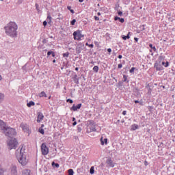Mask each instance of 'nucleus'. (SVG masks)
I'll list each match as a JSON object with an SVG mask.
<instances>
[{
	"label": "nucleus",
	"mask_w": 175,
	"mask_h": 175,
	"mask_svg": "<svg viewBox=\"0 0 175 175\" xmlns=\"http://www.w3.org/2000/svg\"><path fill=\"white\" fill-rule=\"evenodd\" d=\"M51 19H52L51 16L50 15H48L46 21L49 24L51 23Z\"/></svg>",
	"instance_id": "obj_19"
},
{
	"label": "nucleus",
	"mask_w": 175,
	"mask_h": 175,
	"mask_svg": "<svg viewBox=\"0 0 175 175\" xmlns=\"http://www.w3.org/2000/svg\"><path fill=\"white\" fill-rule=\"evenodd\" d=\"M52 53H53V51H49V52L47 53L48 57L50 56Z\"/></svg>",
	"instance_id": "obj_37"
},
{
	"label": "nucleus",
	"mask_w": 175,
	"mask_h": 175,
	"mask_svg": "<svg viewBox=\"0 0 175 175\" xmlns=\"http://www.w3.org/2000/svg\"><path fill=\"white\" fill-rule=\"evenodd\" d=\"M53 63H55V62H56V60H55V59H54V60L53 61Z\"/></svg>",
	"instance_id": "obj_61"
},
{
	"label": "nucleus",
	"mask_w": 175,
	"mask_h": 175,
	"mask_svg": "<svg viewBox=\"0 0 175 175\" xmlns=\"http://www.w3.org/2000/svg\"><path fill=\"white\" fill-rule=\"evenodd\" d=\"M75 70H76L77 71H78V70H79V68L77 67V68H75Z\"/></svg>",
	"instance_id": "obj_59"
},
{
	"label": "nucleus",
	"mask_w": 175,
	"mask_h": 175,
	"mask_svg": "<svg viewBox=\"0 0 175 175\" xmlns=\"http://www.w3.org/2000/svg\"><path fill=\"white\" fill-rule=\"evenodd\" d=\"M107 165H108V167H115V164H114L113 160L111 159V158H108V159H107Z\"/></svg>",
	"instance_id": "obj_9"
},
{
	"label": "nucleus",
	"mask_w": 175,
	"mask_h": 175,
	"mask_svg": "<svg viewBox=\"0 0 175 175\" xmlns=\"http://www.w3.org/2000/svg\"><path fill=\"white\" fill-rule=\"evenodd\" d=\"M44 115L41 112L38 113L37 122L40 123L43 120Z\"/></svg>",
	"instance_id": "obj_10"
},
{
	"label": "nucleus",
	"mask_w": 175,
	"mask_h": 175,
	"mask_svg": "<svg viewBox=\"0 0 175 175\" xmlns=\"http://www.w3.org/2000/svg\"><path fill=\"white\" fill-rule=\"evenodd\" d=\"M82 106V104H78L77 106H75V105L72 107L71 110H73V111H77V110H78V109H81Z\"/></svg>",
	"instance_id": "obj_12"
},
{
	"label": "nucleus",
	"mask_w": 175,
	"mask_h": 175,
	"mask_svg": "<svg viewBox=\"0 0 175 175\" xmlns=\"http://www.w3.org/2000/svg\"><path fill=\"white\" fill-rule=\"evenodd\" d=\"M68 10H71V6H68Z\"/></svg>",
	"instance_id": "obj_53"
},
{
	"label": "nucleus",
	"mask_w": 175,
	"mask_h": 175,
	"mask_svg": "<svg viewBox=\"0 0 175 175\" xmlns=\"http://www.w3.org/2000/svg\"><path fill=\"white\" fill-rule=\"evenodd\" d=\"M68 175H74V170L72 169L68 170Z\"/></svg>",
	"instance_id": "obj_23"
},
{
	"label": "nucleus",
	"mask_w": 175,
	"mask_h": 175,
	"mask_svg": "<svg viewBox=\"0 0 175 175\" xmlns=\"http://www.w3.org/2000/svg\"><path fill=\"white\" fill-rule=\"evenodd\" d=\"M68 56H69V53L68 52L63 54L64 57H68Z\"/></svg>",
	"instance_id": "obj_31"
},
{
	"label": "nucleus",
	"mask_w": 175,
	"mask_h": 175,
	"mask_svg": "<svg viewBox=\"0 0 175 175\" xmlns=\"http://www.w3.org/2000/svg\"><path fill=\"white\" fill-rule=\"evenodd\" d=\"M94 44H96V46H97V47H98L99 46V45H100V43L98 42H94Z\"/></svg>",
	"instance_id": "obj_35"
},
{
	"label": "nucleus",
	"mask_w": 175,
	"mask_h": 175,
	"mask_svg": "<svg viewBox=\"0 0 175 175\" xmlns=\"http://www.w3.org/2000/svg\"><path fill=\"white\" fill-rule=\"evenodd\" d=\"M107 51H108V53H111L112 50L111 49H108Z\"/></svg>",
	"instance_id": "obj_46"
},
{
	"label": "nucleus",
	"mask_w": 175,
	"mask_h": 175,
	"mask_svg": "<svg viewBox=\"0 0 175 175\" xmlns=\"http://www.w3.org/2000/svg\"><path fill=\"white\" fill-rule=\"evenodd\" d=\"M27 107H31V106H35V103L33 101H30L27 104Z\"/></svg>",
	"instance_id": "obj_18"
},
{
	"label": "nucleus",
	"mask_w": 175,
	"mask_h": 175,
	"mask_svg": "<svg viewBox=\"0 0 175 175\" xmlns=\"http://www.w3.org/2000/svg\"><path fill=\"white\" fill-rule=\"evenodd\" d=\"M46 25H47V22H46V21H43V25H44V27H46Z\"/></svg>",
	"instance_id": "obj_41"
},
{
	"label": "nucleus",
	"mask_w": 175,
	"mask_h": 175,
	"mask_svg": "<svg viewBox=\"0 0 175 175\" xmlns=\"http://www.w3.org/2000/svg\"><path fill=\"white\" fill-rule=\"evenodd\" d=\"M134 40H135V42H138L139 38H134Z\"/></svg>",
	"instance_id": "obj_43"
},
{
	"label": "nucleus",
	"mask_w": 175,
	"mask_h": 175,
	"mask_svg": "<svg viewBox=\"0 0 175 175\" xmlns=\"http://www.w3.org/2000/svg\"><path fill=\"white\" fill-rule=\"evenodd\" d=\"M94 20H96V21H98L100 19L98 16H94Z\"/></svg>",
	"instance_id": "obj_38"
},
{
	"label": "nucleus",
	"mask_w": 175,
	"mask_h": 175,
	"mask_svg": "<svg viewBox=\"0 0 175 175\" xmlns=\"http://www.w3.org/2000/svg\"><path fill=\"white\" fill-rule=\"evenodd\" d=\"M30 171L29 170H25L23 171L22 175H30Z\"/></svg>",
	"instance_id": "obj_16"
},
{
	"label": "nucleus",
	"mask_w": 175,
	"mask_h": 175,
	"mask_svg": "<svg viewBox=\"0 0 175 175\" xmlns=\"http://www.w3.org/2000/svg\"><path fill=\"white\" fill-rule=\"evenodd\" d=\"M118 57L119 59H122V55H118Z\"/></svg>",
	"instance_id": "obj_49"
},
{
	"label": "nucleus",
	"mask_w": 175,
	"mask_h": 175,
	"mask_svg": "<svg viewBox=\"0 0 175 175\" xmlns=\"http://www.w3.org/2000/svg\"><path fill=\"white\" fill-rule=\"evenodd\" d=\"M85 45L88 46H90V44L88 43H86Z\"/></svg>",
	"instance_id": "obj_60"
},
{
	"label": "nucleus",
	"mask_w": 175,
	"mask_h": 175,
	"mask_svg": "<svg viewBox=\"0 0 175 175\" xmlns=\"http://www.w3.org/2000/svg\"><path fill=\"white\" fill-rule=\"evenodd\" d=\"M154 67L156 68L157 71H160L163 70V66L161 65V63L159 62H157L154 64Z\"/></svg>",
	"instance_id": "obj_8"
},
{
	"label": "nucleus",
	"mask_w": 175,
	"mask_h": 175,
	"mask_svg": "<svg viewBox=\"0 0 175 175\" xmlns=\"http://www.w3.org/2000/svg\"><path fill=\"white\" fill-rule=\"evenodd\" d=\"M40 97H46V94L44 92H42L40 95H39Z\"/></svg>",
	"instance_id": "obj_22"
},
{
	"label": "nucleus",
	"mask_w": 175,
	"mask_h": 175,
	"mask_svg": "<svg viewBox=\"0 0 175 175\" xmlns=\"http://www.w3.org/2000/svg\"><path fill=\"white\" fill-rule=\"evenodd\" d=\"M76 51L78 54H79L81 52V48L80 47H77L76 49Z\"/></svg>",
	"instance_id": "obj_28"
},
{
	"label": "nucleus",
	"mask_w": 175,
	"mask_h": 175,
	"mask_svg": "<svg viewBox=\"0 0 175 175\" xmlns=\"http://www.w3.org/2000/svg\"><path fill=\"white\" fill-rule=\"evenodd\" d=\"M90 174H94V167L92 166L90 168Z\"/></svg>",
	"instance_id": "obj_26"
},
{
	"label": "nucleus",
	"mask_w": 175,
	"mask_h": 175,
	"mask_svg": "<svg viewBox=\"0 0 175 175\" xmlns=\"http://www.w3.org/2000/svg\"><path fill=\"white\" fill-rule=\"evenodd\" d=\"M21 128L25 133H29V126L27 124L25 123H21Z\"/></svg>",
	"instance_id": "obj_7"
},
{
	"label": "nucleus",
	"mask_w": 175,
	"mask_h": 175,
	"mask_svg": "<svg viewBox=\"0 0 175 175\" xmlns=\"http://www.w3.org/2000/svg\"><path fill=\"white\" fill-rule=\"evenodd\" d=\"M16 156L18 159V162L23 165L25 166L27 164L28 160L23 155V152H22V148H18L16 150Z\"/></svg>",
	"instance_id": "obj_3"
},
{
	"label": "nucleus",
	"mask_w": 175,
	"mask_h": 175,
	"mask_svg": "<svg viewBox=\"0 0 175 175\" xmlns=\"http://www.w3.org/2000/svg\"><path fill=\"white\" fill-rule=\"evenodd\" d=\"M146 164H147V161H145Z\"/></svg>",
	"instance_id": "obj_64"
},
{
	"label": "nucleus",
	"mask_w": 175,
	"mask_h": 175,
	"mask_svg": "<svg viewBox=\"0 0 175 175\" xmlns=\"http://www.w3.org/2000/svg\"><path fill=\"white\" fill-rule=\"evenodd\" d=\"M118 16H122V11H118Z\"/></svg>",
	"instance_id": "obj_39"
},
{
	"label": "nucleus",
	"mask_w": 175,
	"mask_h": 175,
	"mask_svg": "<svg viewBox=\"0 0 175 175\" xmlns=\"http://www.w3.org/2000/svg\"><path fill=\"white\" fill-rule=\"evenodd\" d=\"M100 15H101L100 12H97V16H100Z\"/></svg>",
	"instance_id": "obj_56"
},
{
	"label": "nucleus",
	"mask_w": 175,
	"mask_h": 175,
	"mask_svg": "<svg viewBox=\"0 0 175 175\" xmlns=\"http://www.w3.org/2000/svg\"><path fill=\"white\" fill-rule=\"evenodd\" d=\"M75 118H73V122H75Z\"/></svg>",
	"instance_id": "obj_62"
},
{
	"label": "nucleus",
	"mask_w": 175,
	"mask_h": 175,
	"mask_svg": "<svg viewBox=\"0 0 175 175\" xmlns=\"http://www.w3.org/2000/svg\"><path fill=\"white\" fill-rule=\"evenodd\" d=\"M11 174L12 175H17V167L16 165H12L11 167Z\"/></svg>",
	"instance_id": "obj_11"
},
{
	"label": "nucleus",
	"mask_w": 175,
	"mask_h": 175,
	"mask_svg": "<svg viewBox=\"0 0 175 175\" xmlns=\"http://www.w3.org/2000/svg\"><path fill=\"white\" fill-rule=\"evenodd\" d=\"M4 29L5 30V33L7 36L11 38L17 37V29H18V26L16 22H9L6 26H5Z\"/></svg>",
	"instance_id": "obj_1"
},
{
	"label": "nucleus",
	"mask_w": 175,
	"mask_h": 175,
	"mask_svg": "<svg viewBox=\"0 0 175 175\" xmlns=\"http://www.w3.org/2000/svg\"><path fill=\"white\" fill-rule=\"evenodd\" d=\"M52 56L54 57L55 56V53H53V52H52Z\"/></svg>",
	"instance_id": "obj_51"
},
{
	"label": "nucleus",
	"mask_w": 175,
	"mask_h": 175,
	"mask_svg": "<svg viewBox=\"0 0 175 175\" xmlns=\"http://www.w3.org/2000/svg\"><path fill=\"white\" fill-rule=\"evenodd\" d=\"M70 12H71L72 14H74V13H75L74 10L71 9V10H70Z\"/></svg>",
	"instance_id": "obj_48"
},
{
	"label": "nucleus",
	"mask_w": 175,
	"mask_h": 175,
	"mask_svg": "<svg viewBox=\"0 0 175 175\" xmlns=\"http://www.w3.org/2000/svg\"><path fill=\"white\" fill-rule=\"evenodd\" d=\"M134 103H139V100H135Z\"/></svg>",
	"instance_id": "obj_52"
},
{
	"label": "nucleus",
	"mask_w": 175,
	"mask_h": 175,
	"mask_svg": "<svg viewBox=\"0 0 175 175\" xmlns=\"http://www.w3.org/2000/svg\"><path fill=\"white\" fill-rule=\"evenodd\" d=\"M139 129V126L136 124L131 125V131H136Z\"/></svg>",
	"instance_id": "obj_15"
},
{
	"label": "nucleus",
	"mask_w": 175,
	"mask_h": 175,
	"mask_svg": "<svg viewBox=\"0 0 175 175\" xmlns=\"http://www.w3.org/2000/svg\"><path fill=\"white\" fill-rule=\"evenodd\" d=\"M3 79V77L1 75H0V81H1Z\"/></svg>",
	"instance_id": "obj_57"
},
{
	"label": "nucleus",
	"mask_w": 175,
	"mask_h": 175,
	"mask_svg": "<svg viewBox=\"0 0 175 175\" xmlns=\"http://www.w3.org/2000/svg\"><path fill=\"white\" fill-rule=\"evenodd\" d=\"M36 9L38 10V11H39L38 5L37 3L36 4Z\"/></svg>",
	"instance_id": "obj_50"
},
{
	"label": "nucleus",
	"mask_w": 175,
	"mask_h": 175,
	"mask_svg": "<svg viewBox=\"0 0 175 175\" xmlns=\"http://www.w3.org/2000/svg\"><path fill=\"white\" fill-rule=\"evenodd\" d=\"M7 145L8 149L10 150L16 149L18 146V142H17V139H16V138H12V139L8 142Z\"/></svg>",
	"instance_id": "obj_4"
},
{
	"label": "nucleus",
	"mask_w": 175,
	"mask_h": 175,
	"mask_svg": "<svg viewBox=\"0 0 175 175\" xmlns=\"http://www.w3.org/2000/svg\"><path fill=\"white\" fill-rule=\"evenodd\" d=\"M135 69L136 68L135 67H132L131 69L129 70V72L134 73Z\"/></svg>",
	"instance_id": "obj_29"
},
{
	"label": "nucleus",
	"mask_w": 175,
	"mask_h": 175,
	"mask_svg": "<svg viewBox=\"0 0 175 175\" xmlns=\"http://www.w3.org/2000/svg\"><path fill=\"white\" fill-rule=\"evenodd\" d=\"M4 98H5V94L0 93V103H2Z\"/></svg>",
	"instance_id": "obj_17"
},
{
	"label": "nucleus",
	"mask_w": 175,
	"mask_h": 175,
	"mask_svg": "<svg viewBox=\"0 0 175 175\" xmlns=\"http://www.w3.org/2000/svg\"><path fill=\"white\" fill-rule=\"evenodd\" d=\"M3 172H5V170H3V169L0 168V175H3Z\"/></svg>",
	"instance_id": "obj_33"
},
{
	"label": "nucleus",
	"mask_w": 175,
	"mask_h": 175,
	"mask_svg": "<svg viewBox=\"0 0 175 175\" xmlns=\"http://www.w3.org/2000/svg\"><path fill=\"white\" fill-rule=\"evenodd\" d=\"M76 23V19H73V21H71L70 24L71 25H75Z\"/></svg>",
	"instance_id": "obj_32"
},
{
	"label": "nucleus",
	"mask_w": 175,
	"mask_h": 175,
	"mask_svg": "<svg viewBox=\"0 0 175 175\" xmlns=\"http://www.w3.org/2000/svg\"><path fill=\"white\" fill-rule=\"evenodd\" d=\"M52 166H55L56 168H59V163H55L54 161L52 162Z\"/></svg>",
	"instance_id": "obj_21"
},
{
	"label": "nucleus",
	"mask_w": 175,
	"mask_h": 175,
	"mask_svg": "<svg viewBox=\"0 0 175 175\" xmlns=\"http://www.w3.org/2000/svg\"><path fill=\"white\" fill-rule=\"evenodd\" d=\"M79 1L80 3H82V2H83V0H79Z\"/></svg>",
	"instance_id": "obj_58"
},
{
	"label": "nucleus",
	"mask_w": 175,
	"mask_h": 175,
	"mask_svg": "<svg viewBox=\"0 0 175 175\" xmlns=\"http://www.w3.org/2000/svg\"><path fill=\"white\" fill-rule=\"evenodd\" d=\"M44 127V125L42 124L40 129H43Z\"/></svg>",
	"instance_id": "obj_55"
},
{
	"label": "nucleus",
	"mask_w": 175,
	"mask_h": 175,
	"mask_svg": "<svg viewBox=\"0 0 175 175\" xmlns=\"http://www.w3.org/2000/svg\"><path fill=\"white\" fill-rule=\"evenodd\" d=\"M100 142H101V146L107 145L108 139L105 138L103 139V137H101V139H100Z\"/></svg>",
	"instance_id": "obj_13"
},
{
	"label": "nucleus",
	"mask_w": 175,
	"mask_h": 175,
	"mask_svg": "<svg viewBox=\"0 0 175 175\" xmlns=\"http://www.w3.org/2000/svg\"><path fill=\"white\" fill-rule=\"evenodd\" d=\"M118 21H119L121 23H124V18H118Z\"/></svg>",
	"instance_id": "obj_30"
},
{
	"label": "nucleus",
	"mask_w": 175,
	"mask_h": 175,
	"mask_svg": "<svg viewBox=\"0 0 175 175\" xmlns=\"http://www.w3.org/2000/svg\"><path fill=\"white\" fill-rule=\"evenodd\" d=\"M119 18H119L118 16H114V21H118L119 20Z\"/></svg>",
	"instance_id": "obj_42"
},
{
	"label": "nucleus",
	"mask_w": 175,
	"mask_h": 175,
	"mask_svg": "<svg viewBox=\"0 0 175 175\" xmlns=\"http://www.w3.org/2000/svg\"><path fill=\"white\" fill-rule=\"evenodd\" d=\"M41 152L43 156H46L48 155L49 152V149L46 146L45 143H42L41 145Z\"/></svg>",
	"instance_id": "obj_6"
},
{
	"label": "nucleus",
	"mask_w": 175,
	"mask_h": 175,
	"mask_svg": "<svg viewBox=\"0 0 175 175\" xmlns=\"http://www.w3.org/2000/svg\"><path fill=\"white\" fill-rule=\"evenodd\" d=\"M126 111H122V115L123 116H126Z\"/></svg>",
	"instance_id": "obj_44"
},
{
	"label": "nucleus",
	"mask_w": 175,
	"mask_h": 175,
	"mask_svg": "<svg viewBox=\"0 0 175 175\" xmlns=\"http://www.w3.org/2000/svg\"><path fill=\"white\" fill-rule=\"evenodd\" d=\"M77 122H74V123H73V126H76L77 125Z\"/></svg>",
	"instance_id": "obj_54"
},
{
	"label": "nucleus",
	"mask_w": 175,
	"mask_h": 175,
	"mask_svg": "<svg viewBox=\"0 0 175 175\" xmlns=\"http://www.w3.org/2000/svg\"><path fill=\"white\" fill-rule=\"evenodd\" d=\"M149 47L150 49H152L154 51H157V49H156V46H153V45L152 44H149Z\"/></svg>",
	"instance_id": "obj_24"
},
{
	"label": "nucleus",
	"mask_w": 175,
	"mask_h": 175,
	"mask_svg": "<svg viewBox=\"0 0 175 175\" xmlns=\"http://www.w3.org/2000/svg\"><path fill=\"white\" fill-rule=\"evenodd\" d=\"M169 62H166V63L165 62H162V65L164 66L165 67H168L169 66Z\"/></svg>",
	"instance_id": "obj_25"
},
{
	"label": "nucleus",
	"mask_w": 175,
	"mask_h": 175,
	"mask_svg": "<svg viewBox=\"0 0 175 175\" xmlns=\"http://www.w3.org/2000/svg\"><path fill=\"white\" fill-rule=\"evenodd\" d=\"M123 79H124V81H127V76L123 75Z\"/></svg>",
	"instance_id": "obj_36"
},
{
	"label": "nucleus",
	"mask_w": 175,
	"mask_h": 175,
	"mask_svg": "<svg viewBox=\"0 0 175 175\" xmlns=\"http://www.w3.org/2000/svg\"><path fill=\"white\" fill-rule=\"evenodd\" d=\"M38 132H39L40 134H42V135H44V129H42V128H39Z\"/></svg>",
	"instance_id": "obj_20"
},
{
	"label": "nucleus",
	"mask_w": 175,
	"mask_h": 175,
	"mask_svg": "<svg viewBox=\"0 0 175 175\" xmlns=\"http://www.w3.org/2000/svg\"><path fill=\"white\" fill-rule=\"evenodd\" d=\"M45 41H46V40H44L43 41V43H44V42H45Z\"/></svg>",
	"instance_id": "obj_63"
},
{
	"label": "nucleus",
	"mask_w": 175,
	"mask_h": 175,
	"mask_svg": "<svg viewBox=\"0 0 175 175\" xmlns=\"http://www.w3.org/2000/svg\"><path fill=\"white\" fill-rule=\"evenodd\" d=\"M122 68V64H120L118 65V68Z\"/></svg>",
	"instance_id": "obj_40"
},
{
	"label": "nucleus",
	"mask_w": 175,
	"mask_h": 175,
	"mask_svg": "<svg viewBox=\"0 0 175 175\" xmlns=\"http://www.w3.org/2000/svg\"><path fill=\"white\" fill-rule=\"evenodd\" d=\"M92 132H96V128H93V129H92Z\"/></svg>",
	"instance_id": "obj_47"
},
{
	"label": "nucleus",
	"mask_w": 175,
	"mask_h": 175,
	"mask_svg": "<svg viewBox=\"0 0 175 175\" xmlns=\"http://www.w3.org/2000/svg\"><path fill=\"white\" fill-rule=\"evenodd\" d=\"M66 102L71 104L73 103V100L72 99H67Z\"/></svg>",
	"instance_id": "obj_34"
},
{
	"label": "nucleus",
	"mask_w": 175,
	"mask_h": 175,
	"mask_svg": "<svg viewBox=\"0 0 175 175\" xmlns=\"http://www.w3.org/2000/svg\"><path fill=\"white\" fill-rule=\"evenodd\" d=\"M131 33V32H129L126 36H122V40H126L127 39H128V40L130 39V38H131V37H130Z\"/></svg>",
	"instance_id": "obj_14"
},
{
	"label": "nucleus",
	"mask_w": 175,
	"mask_h": 175,
	"mask_svg": "<svg viewBox=\"0 0 175 175\" xmlns=\"http://www.w3.org/2000/svg\"><path fill=\"white\" fill-rule=\"evenodd\" d=\"M74 39L77 41H81L84 39L85 36L81 33V31H75L73 33Z\"/></svg>",
	"instance_id": "obj_5"
},
{
	"label": "nucleus",
	"mask_w": 175,
	"mask_h": 175,
	"mask_svg": "<svg viewBox=\"0 0 175 175\" xmlns=\"http://www.w3.org/2000/svg\"><path fill=\"white\" fill-rule=\"evenodd\" d=\"M93 70H94V72H98L99 70V68L98 66H96L94 67Z\"/></svg>",
	"instance_id": "obj_27"
},
{
	"label": "nucleus",
	"mask_w": 175,
	"mask_h": 175,
	"mask_svg": "<svg viewBox=\"0 0 175 175\" xmlns=\"http://www.w3.org/2000/svg\"><path fill=\"white\" fill-rule=\"evenodd\" d=\"M0 129L3 131L5 137L11 139L17 134L16 129L8 126L3 120H0Z\"/></svg>",
	"instance_id": "obj_2"
},
{
	"label": "nucleus",
	"mask_w": 175,
	"mask_h": 175,
	"mask_svg": "<svg viewBox=\"0 0 175 175\" xmlns=\"http://www.w3.org/2000/svg\"><path fill=\"white\" fill-rule=\"evenodd\" d=\"M89 47L92 49L94 47V44H89Z\"/></svg>",
	"instance_id": "obj_45"
}]
</instances>
